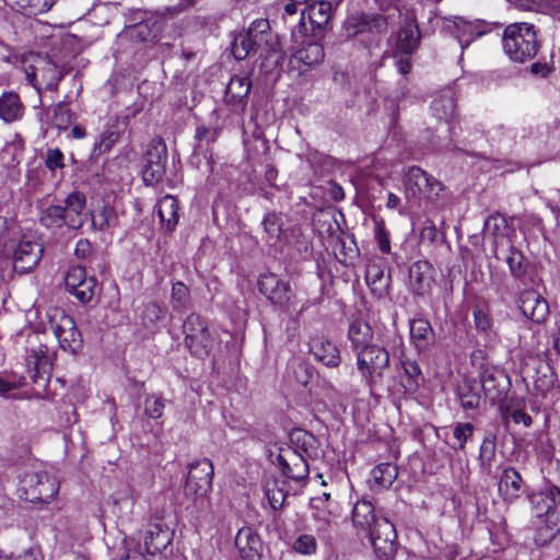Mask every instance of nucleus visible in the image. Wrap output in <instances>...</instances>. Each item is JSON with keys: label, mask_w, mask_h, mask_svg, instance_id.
Wrapping results in <instances>:
<instances>
[{"label": "nucleus", "mask_w": 560, "mask_h": 560, "mask_svg": "<svg viewBox=\"0 0 560 560\" xmlns=\"http://www.w3.org/2000/svg\"><path fill=\"white\" fill-rule=\"evenodd\" d=\"M86 196L80 190L71 191L63 200V205H47L40 209L39 223L50 230L63 226L69 230L81 229L86 221Z\"/></svg>", "instance_id": "nucleus-1"}, {"label": "nucleus", "mask_w": 560, "mask_h": 560, "mask_svg": "<svg viewBox=\"0 0 560 560\" xmlns=\"http://www.w3.org/2000/svg\"><path fill=\"white\" fill-rule=\"evenodd\" d=\"M388 31V18L378 13L352 14L346 18L341 36L357 38L368 50L378 48Z\"/></svg>", "instance_id": "nucleus-2"}, {"label": "nucleus", "mask_w": 560, "mask_h": 560, "mask_svg": "<svg viewBox=\"0 0 560 560\" xmlns=\"http://www.w3.org/2000/svg\"><path fill=\"white\" fill-rule=\"evenodd\" d=\"M501 42L504 54L517 63L532 61L540 49L536 26L526 22L506 25Z\"/></svg>", "instance_id": "nucleus-3"}, {"label": "nucleus", "mask_w": 560, "mask_h": 560, "mask_svg": "<svg viewBox=\"0 0 560 560\" xmlns=\"http://www.w3.org/2000/svg\"><path fill=\"white\" fill-rule=\"evenodd\" d=\"M357 369L371 395L382 384L389 368L390 357L387 348L378 343L364 347L355 353Z\"/></svg>", "instance_id": "nucleus-4"}, {"label": "nucleus", "mask_w": 560, "mask_h": 560, "mask_svg": "<svg viewBox=\"0 0 560 560\" xmlns=\"http://www.w3.org/2000/svg\"><path fill=\"white\" fill-rule=\"evenodd\" d=\"M244 31L258 57L262 59L261 67L281 65L284 54L281 50L278 37L271 32L268 19H256Z\"/></svg>", "instance_id": "nucleus-5"}, {"label": "nucleus", "mask_w": 560, "mask_h": 560, "mask_svg": "<svg viewBox=\"0 0 560 560\" xmlns=\"http://www.w3.org/2000/svg\"><path fill=\"white\" fill-rule=\"evenodd\" d=\"M184 346L189 354L197 359H206L210 355L215 336L209 329L208 319L192 312L183 322Z\"/></svg>", "instance_id": "nucleus-6"}, {"label": "nucleus", "mask_w": 560, "mask_h": 560, "mask_svg": "<svg viewBox=\"0 0 560 560\" xmlns=\"http://www.w3.org/2000/svg\"><path fill=\"white\" fill-rule=\"evenodd\" d=\"M521 376L528 384L533 383L535 394L547 398L560 394L557 375L552 366L539 357H529L521 365Z\"/></svg>", "instance_id": "nucleus-7"}, {"label": "nucleus", "mask_w": 560, "mask_h": 560, "mask_svg": "<svg viewBox=\"0 0 560 560\" xmlns=\"http://www.w3.org/2000/svg\"><path fill=\"white\" fill-rule=\"evenodd\" d=\"M48 325L58 340L59 347L71 354L83 349V337L75 320L63 308L52 307L47 311Z\"/></svg>", "instance_id": "nucleus-8"}, {"label": "nucleus", "mask_w": 560, "mask_h": 560, "mask_svg": "<svg viewBox=\"0 0 560 560\" xmlns=\"http://www.w3.org/2000/svg\"><path fill=\"white\" fill-rule=\"evenodd\" d=\"M402 184L407 198L430 202H435L445 188L442 182L417 165L408 167L402 176Z\"/></svg>", "instance_id": "nucleus-9"}, {"label": "nucleus", "mask_w": 560, "mask_h": 560, "mask_svg": "<svg viewBox=\"0 0 560 560\" xmlns=\"http://www.w3.org/2000/svg\"><path fill=\"white\" fill-rule=\"evenodd\" d=\"M21 498L31 503H49L59 492V481L47 471L25 472L20 480Z\"/></svg>", "instance_id": "nucleus-10"}, {"label": "nucleus", "mask_w": 560, "mask_h": 560, "mask_svg": "<svg viewBox=\"0 0 560 560\" xmlns=\"http://www.w3.org/2000/svg\"><path fill=\"white\" fill-rule=\"evenodd\" d=\"M257 289L275 308L285 313L295 308V294L290 282L280 279L276 273H261L257 280Z\"/></svg>", "instance_id": "nucleus-11"}, {"label": "nucleus", "mask_w": 560, "mask_h": 560, "mask_svg": "<svg viewBox=\"0 0 560 560\" xmlns=\"http://www.w3.org/2000/svg\"><path fill=\"white\" fill-rule=\"evenodd\" d=\"M167 148L162 137H154L143 154L141 176L144 185L152 186L163 180L166 173Z\"/></svg>", "instance_id": "nucleus-12"}, {"label": "nucleus", "mask_w": 560, "mask_h": 560, "mask_svg": "<svg viewBox=\"0 0 560 560\" xmlns=\"http://www.w3.org/2000/svg\"><path fill=\"white\" fill-rule=\"evenodd\" d=\"M214 468L208 458L196 459L188 466L184 492L194 500L203 499L212 488Z\"/></svg>", "instance_id": "nucleus-13"}, {"label": "nucleus", "mask_w": 560, "mask_h": 560, "mask_svg": "<svg viewBox=\"0 0 560 560\" xmlns=\"http://www.w3.org/2000/svg\"><path fill=\"white\" fill-rule=\"evenodd\" d=\"M44 254L43 242L35 235L24 234L12 250L13 270L26 275L34 270Z\"/></svg>", "instance_id": "nucleus-14"}, {"label": "nucleus", "mask_w": 560, "mask_h": 560, "mask_svg": "<svg viewBox=\"0 0 560 560\" xmlns=\"http://www.w3.org/2000/svg\"><path fill=\"white\" fill-rule=\"evenodd\" d=\"M276 464L283 477L298 483L305 482L310 475L308 459L288 446L279 447Z\"/></svg>", "instance_id": "nucleus-15"}, {"label": "nucleus", "mask_w": 560, "mask_h": 560, "mask_svg": "<svg viewBox=\"0 0 560 560\" xmlns=\"http://www.w3.org/2000/svg\"><path fill=\"white\" fill-rule=\"evenodd\" d=\"M126 124L127 121H124V125ZM124 133L125 127L119 122V118H110L94 138L88 162H96L101 156L108 154L119 142Z\"/></svg>", "instance_id": "nucleus-16"}, {"label": "nucleus", "mask_w": 560, "mask_h": 560, "mask_svg": "<svg viewBox=\"0 0 560 560\" xmlns=\"http://www.w3.org/2000/svg\"><path fill=\"white\" fill-rule=\"evenodd\" d=\"M173 529L163 514L155 513L144 536V547L149 555H156L167 548L173 540Z\"/></svg>", "instance_id": "nucleus-17"}, {"label": "nucleus", "mask_w": 560, "mask_h": 560, "mask_svg": "<svg viewBox=\"0 0 560 560\" xmlns=\"http://www.w3.org/2000/svg\"><path fill=\"white\" fill-rule=\"evenodd\" d=\"M252 81L247 75L231 77L224 92L223 102L233 114L243 116L248 104Z\"/></svg>", "instance_id": "nucleus-18"}, {"label": "nucleus", "mask_w": 560, "mask_h": 560, "mask_svg": "<svg viewBox=\"0 0 560 560\" xmlns=\"http://www.w3.org/2000/svg\"><path fill=\"white\" fill-rule=\"evenodd\" d=\"M434 275L435 270L430 261L419 259L412 262L408 270L411 293L420 298L429 296L435 283Z\"/></svg>", "instance_id": "nucleus-19"}, {"label": "nucleus", "mask_w": 560, "mask_h": 560, "mask_svg": "<svg viewBox=\"0 0 560 560\" xmlns=\"http://www.w3.org/2000/svg\"><path fill=\"white\" fill-rule=\"evenodd\" d=\"M26 364L32 383L43 390H46L52 368L50 359L47 355V348L39 346L37 349L28 350Z\"/></svg>", "instance_id": "nucleus-20"}, {"label": "nucleus", "mask_w": 560, "mask_h": 560, "mask_svg": "<svg viewBox=\"0 0 560 560\" xmlns=\"http://www.w3.org/2000/svg\"><path fill=\"white\" fill-rule=\"evenodd\" d=\"M234 545L241 560H261L264 541L252 526H243L237 530Z\"/></svg>", "instance_id": "nucleus-21"}, {"label": "nucleus", "mask_w": 560, "mask_h": 560, "mask_svg": "<svg viewBox=\"0 0 560 560\" xmlns=\"http://www.w3.org/2000/svg\"><path fill=\"white\" fill-rule=\"evenodd\" d=\"M479 384L486 397L492 402L501 401L511 385L509 375L503 370L495 366L483 370V373L480 375Z\"/></svg>", "instance_id": "nucleus-22"}, {"label": "nucleus", "mask_w": 560, "mask_h": 560, "mask_svg": "<svg viewBox=\"0 0 560 560\" xmlns=\"http://www.w3.org/2000/svg\"><path fill=\"white\" fill-rule=\"evenodd\" d=\"M517 306L524 317L534 323H544L549 315L547 301L535 290H523L517 299Z\"/></svg>", "instance_id": "nucleus-23"}, {"label": "nucleus", "mask_w": 560, "mask_h": 560, "mask_svg": "<svg viewBox=\"0 0 560 560\" xmlns=\"http://www.w3.org/2000/svg\"><path fill=\"white\" fill-rule=\"evenodd\" d=\"M409 341L418 354L425 353L435 342V332L422 314L409 319Z\"/></svg>", "instance_id": "nucleus-24"}, {"label": "nucleus", "mask_w": 560, "mask_h": 560, "mask_svg": "<svg viewBox=\"0 0 560 560\" xmlns=\"http://www.w3.org/2000/svg\"><path fill=\"white\" fill-rule=\"evenodd\" d=\"M421 31L416 16H407L400 26L394 51L404 55H413L420 46Z\"/></svg>", "instance_id": "nucleus-25"}, {"label": "nucleus", "mask_w": 560, "mask_h": 560, "mask_svg": "<svg viewBox=\"0 0 560 560\" xmlns=\"http://www.w3.org/2000/svg\"><path fill=\"white\" fill-rule=\"evenodd\" d=\"M290 444L287 445L301 455H305L308 460H315L320 457L322 445L319 440L310 431L304 429H293L289 434Z\"/></svg>", "instance_id": "nucleus-26"}, {"label": "nucleus", "mask_w": 560, "mask_h": 560, "mask_svg": "<svg viewBox=\"0 0 560 560\" xmlns=\"http://www.w3.org/2000/svg\"><path fill=\"white\" fill-rule=\"evenodd\" d=\"M308 347L315 360L325 366L337 368L340 364L341 358L338 347L324 336L312 337Z\"/></svg>", "instance_id": "nucleus-27"}, {"label": "nucleus", "mask_w": 560, "mask_h": 560, "mask_svg": "<svg viewBox=\"0 0 560 560\" xmlns=\"http://www.w3.org/2000/svg\"><path fill=\"white\" fill-rule=\"evenodd\" d=\"M399 362L402 370V374L399 376L400 385L405 393L416 394L424 382V376L417 359L410 358L406 353L401 352Z\"/></svg>", "instance_id": "nucleus-28"}, {"label": "nucleus", "mask_w": 560, "mask_h": 560, "mask_svg": "<svg viewBox=\"0 0 560 560\" xmlns=\"http://www.w3.org/2000/svg\"><path fill=\"white\" fill-rule=\"evenodd\" d=\"M522 475L512 466L505 467L500 476L498 490L504 502L512 503L524 492Z\"/></svg>", "instance_id": "nucleus-29"}, {"label": "nucleus", "mask_w": 560, "mask_h": 560, "mask_svg": "<svg viewBox=\"0 0 560 560\" xmlns=\"http://www.w3.org/2000/svg\"><path fill=\"white\" fill-rule=\"evenodd\" d=\"M156 213L160 220V228L164 233H173L179 222V201L172 195H165L159 199Z\"/></svg>", "instance_id": "nucleus-30"}, {"label": "nucleus", "mask_w": 560, "mask_h": 560, "mask_svg": "<svg viewBox=\"0 0 560 560\" xmlns=\"http://www.w3.org/2000/svg\"><path fill=\"white\" fill-rule=\"evenodd\" d=\"M492 28V24L483 20L470 22L460 18L458 22L455 23V36L460 47L465 49L476 39L490 33Z\"/></svg>", "instance_id": "nucleus-31"}, {"label": "nucleus", "mask_w": 560, "mask_h": 560, "mask_svg": "<svg viewBox=\"0 0 560 560\" xmlns=\"http://www.w3.org/2000/svg\"><path fill=\"white\" fill-rule=\"evenodd\" d=\"M505 261L509 267L510 275L515 281L524 285L533 282V277L529 273L528 261L526 260L523 252L512 243L509 246Z\"/></svg>", "instance_id": "nucleus-32"}, {"label": "nucleus", "mask_w": 560, "mask_h": 560, "mask_svg": "<svg viewBox=\"0 0 560 560\" xmlns=\"http://www.w3.org/2000/svg\"><path fill=\"white\" fill-rule=\"evenodd\" d=\"M455 395L465 411L476 410L479 408L481 400L480 384L474 377H464L458 382Z\"/></svg>", "instance_id": "nucleus-33"}, {"label": "nucleus", "mask_w": 560, "mask_h": 560, "mask_svg": "<svg viewBox=\"0 0 560 560\" xmlns=\"http://www.w3.org/2000/svg\"><path fill=\"white\" fill-rule=\"evenodd\" d=\"M325 51L323 45L315 39H304L302 46L296 49L291 59V65L312 67L324 60Z\"/></svg>", "instance_id": "nucleus-34"}, {"label": "nucleus", "mask_w": 560, "mask_h": 560, "mask_svg": "<svg viewBox=\"0 0 560 560\" xmlns=\"http://www.w3.org/2000/svg\"><path fill=\"white\" fill-rule=\"evenodd\" d=\"M25 105L14 91H4L0 95V119L5 124H13L23 119Z\"/></svg>", "instance_id": "nucleus-35"}, {"label": "nucleus", "mask_w": 560, "mask_h": 560, "mask_svg": "<svg viewBox=\"0 0 560 560\" xmlns=\"http://www.w3.org/2000/svg\"><path fill=\"white\" fill-rule=\"evenodd\" d=\"M378 517L374 504L365 498L358 500L351 511L353 527L364 534L371 529V526L375 524Z\"/></svg>", "instance_id": "nucleus-36"}, {"label": "nucleus", "mask_w": 560, "mask_h": 560, "mask_svg": "<svg viewBox=\"0 0 560 560\" xmlns=\"http://www.w3.org/2000/svg\"><path fill=\"white\" fill-rule=\"evenodd\" d=\"M431 110L439 120L451 122L456 115V98L452 89H444L431 103Z\"/></svg>", "instance_id": "nucleus-37"}, {"label": "nucleus", "mask_w": 560, "mask_h": 560, "mask_svg": "<svg viewBox=\"0 0 560 560\" xmlns=\"http://www.w3.org/2000/svg\"><path fill=\"white\" fill-rule=\"evenodd\" d=\"M264 226L262 240L268 246H277L284 236L282 214L276 211L267 212L261 222Z\"/></svg>", "instance_id": "nucleus-38"}, {"label": "nucleus", "mask_w": 560, "mask_h": 560, "mask_svg": "<svg viewBox=\"0 0 560 560\" xmlns=\"http://www.w3.org/2000/svg\"><path fill=\"white\" fill-rule=\"evenodd\" d=\"M348 339L350 340L352 350L357 353L362 348L371 346L373 339V330L369 323L355 319L348 328Z\"/></svg>", "instance_id": "nucleus-39"}, {"label": "nucleus", "mask_w": 560, "mask_h": 560, "mask_svg": "<svg viewBox=\"0 0 560 560\" xmlns=\"http://www.w3.org/2000/svg\"><path fill=\"white\" fill-rule=\"evenodd\" d=\"M165 316L166 307L156 301H151L143 305L140 319L145 329L155 331L160 328Z\"/></svg>", "instance_id": "nucleus-40"}, {"label": "nucleus", "mask_w": 560, "mask_h": 560, "mask_svg": "<svg viewBox=\"0 0 560 560\" xmlns=\"http://www.w3.org/2000/svg\"><path fill=\"white\" fill-rule=\"evenodd\" d=\"M125 167L121 165L119 156L107 158L103 161L101 171L96 172L94 176L97 177L98 183L117 184L122 179Z\"/></svg>", "instance_id": "nucleus-41"}, {"label": "nucleus", "mask_w": 560, "mask_h": 560, "mask_svg": "<svg viewBox=\"0 0 560 560\" xmlns=\"http://www.w3.org/2000/svg\"><path fill=\"white\" fill-rule=\"evenodd\" d=\"M170 303L175 313H183L191 306L189 288L183 281H175L171 289Z\"/></svg>", "instance_id": "nucleus-42"}, {"label": "nucleus", "mask_w": 560, "mask_h": 560, "mask_svg": "<svg viewBox=\"0 0 560 560\" xmlns=\"http://www.w3.org/2000/svg\"><path fill=\"white\" fill-rule=\"evenodd\" d=\"M372 479L381 489L389 488L398 476V468L390 463H381L371 470Z\"/></svg>", "instance_id": "nucleus-43"}, {"label": "nucleus", "mask_w": 560, "mask_h": 560, "mask_svg": "<svg viewBox=\"0 0 560 560\" xmlns=\"http://www.w3.org/2000/svg\"><path fill=\"white\" fill-rule=\"evenodd\" d=\"M77 119V114L71 110L69 103L58 102L52 107L51 124L59 131H66Z\"/></svg>", "instance_id": "nucleus-44"}, {"label": "nucleus", "mask_w": 560, "mask_h": 560, "mask_svg": "<svg viewBox=\"0 0 560 560\" xmlns=\"http://www.w3.org/2000/svg\"><path fill=\"white\" fill-rule=\"evenodd\" d=\"M91 221L96 230L105 232L117 225L118 217L114 207L103 205L98 210L92 213Z\"/></svg>", "instance_id": "nucleus-45"}, {"label": "nucleus", "mask_w": 560, "mask_h": 560, "mask_svg": "<svg viewBox=\"0 0 560 560\" xmlns=\"http://www.w3.org/2000/svg\"><path fill=\"white\" fill-rule=\"evenodd\" d=\"M365 281L371 292L378 296H382L388 287V279L385 278L384 270L376 264L366 266Z\"/></svg>", "instance_id": "nucleus-46"}, {"label": "nucleus", "mask_w": 560, "mask_h": 560, "mask_svg": "<svg viewBox=\"0 0 560 560\" xmlns=\"http://www.w3.org/2000/svg\"><path fill=\"white\" fill-rule=\"evenodd\" d=\"M231 51L233 57L238 61L257 55L244 28L233 36V40L231 43Z\"/></svg>", "instance_id": "nucleus-47"}, {"label": "nucleus", "mask_w": 560, "mask_h": 560, "mask_svg": "<svg viewBox=\"0 0 560 560\" xmlns=\"http://www.w3.org/2000/svg\"><path fill=\"white\" fill-rule=\"evenodd\" d=\"M328 22L316 20V19H305L304 13L302 14L300 24H299V32L303 33V35L307 39H315L319 40L324 37L326 26Z\"/></svg>", "instance_id": "nucleus-48"}, {"label": "nucleus", "mask_w": 560, "mask_h": 560, "mask_svg": "<svg viewBox=\"0 0 560 560\" xmlns=\"http://www.w3.org/2000/svg\"><path fill=\"white\" fill-rule=\"evenodd\" d=\"M44 67L39 69L40 77L47 91L57 92L63 74L58 71L57 65L51 60H46Z\"/></svg>", "instance_id": "nucleus-49"}, {"label": "nucleus", "mask_w": 560, "mask_h": 560, "mask_svg": "<svg viewBox=\"0 0 560 560\" xmlns=\"http://www.w3.org/2000/svg\"><path fill=\"white\" fill-rule=\"evenodd\" d=\"M485 228L494 236V253L497 252L498 241L497 238L506 236L509 231V224L506 218L499 213L490 214L485 222Z\"/></svg>", "instance_id": "nucleus-50"}, {"label": "nucleus", "mask_w": 560, "mask_h": 560, "mask_svg": "<svg viewBox=\"0 0 560 560\" xmlns=\"http://www.w3.org/2000/svg\"><path fill=\"white\" fill-rule=\"evenodd\" d=\"M165 409V399L162 393H152L144 398V415L150 419L162 418Z\"/></svg>", "instance_id": "nucleus-51"}, {"label": "nucleus", "mask_w": 560, "mask_h": 560, "mask_svg": "<svg viewBox=\"0 0 560 560\" xmlns=\"http://www.w3.org/2000/svg\"><path fill=\"white\" fill-rule=\"evenodd\" d=\"M374 240L383 255L392 253L390 235L384 219H374Z\"/></svg>", "instance_id": "nucleus-52"}, {"label": "nucleus", "mask_w": 560, "mask_h": 560, "mask_svg": "<svg viewBox=\"0 0 560 560\" xmlns=\"http://www.w3.org/2000/svg\"><path fill=\"white\" fill-rule=\"evenodd\" d=\"M395 540L396 539L385 540L384 537L377 536L376 534H372V538H370L374 552L381 560H389L394 557L396 551Z\"/></svg>", "instance_id": "nucleus-53"}, {"label": "nucleus", "mask_w": 560, "mask_h": 560, "mask_svg": "<svg viewBox=\"0 0 560 560\" xmlns=\"http://www.w3.org/2000/svg\"><path fill=\"white\" fill-rule=\"evenodd\" d=\"M369 538H372V534H376L377 536H382L385 540L396 539V529L394 524L386 517H378L373 526H371L370 530L365 533Z\"/></svg>", "instance_id": "nucleus-54"}, {"label": "nucleus", "mask_w": 560, "mask_h": 560, "mask_svg": "<svg viewBox=\"0 0 560 560\" xmlns=\"http://www.w3.org/2000/svg\"><path fill=\"white\" fill-rule=\"evenodd\" d=\"M89 277L86 276V269L82 266H72L66 275L65 285L69 294L74 290H78V285L85 281Z\"/></svg>", "instance_id": "nucleus-55"}, {"label": "nucleus", "mask_w": 560, "mask_h": 560, "mask_svg": "<svg viewBox=\"0 0 560 560\" xmlns=\"http://www.w3.org/2000/svg\"><path fill=\"white\" fill-rule=\"evenodd\" d=\"M295 552L303 556H312L317 550V540L313 535L302 534L292 544Z\"/></svg>", "instance_id": "nucleus-56"}, {"label": "nucleus", "mask_w": 560, "mask_h": 560, "mask_svg": "<svg viewBox=\"0 0 560 560\" xmlns=\"http://www.w3.org/2000/svg\"><path fill=\"white\" fill-rule=\"evenodd\" d=\"M332 5L329 1L320 0L311 3L307 7V18L329 22L331 18Z\"/></svg>", "instance_id": "nucleus-57"}, {"label": "nucleus", "mask_w": 560, "mask_h": 560, "mask_svg": "<svg viewBox=\"0 0 560 560\" xmlns=\"http://www.w3.org/2000/svg\"><path fill=\"white\" fill-rule=\"evenodd\" d=\"M475 425L471 422H457L453 429V438L458 442V450L464 451L474 436Z\"/></svg>", "instance_id": "nucleus-58"}, {"label": "nucleus", "mask_w": 560, "mask_h": 560, "mask_svg": "<svg viewBox=\"0 0 560 560\" xmlns=\"http://www.w3.org/2000/svg\"><path fill=\"white\" fill-rule=\"evenodd\" d=\"M95 278L89 277L85 281L78 285V290H74L71 295H73L81 303H89L95 294Z\"/></svg>", "instance_id": "nucleus-59"}, {"label": "nucleus", "mask_w": 560, "mask_h": 560, "mask_svg": "<svg viewBox=\"0 0 560 560\" xmlns=\"http://www.w3.org/2000/svg\"><path fill=\"white\" fill-rule=\"evenodd\" d=\"M324 301V287L320 285L317 292L308 295L307 298L301 300L300 306L293 310L298 316L303 315L308 310L318 307Z\"/></svg>", "instance_id": "nucleus-60"}, {"label": "nucleus", "mask_w": 560, "mask_h": 560, "mask_svg": "<svg viewBox=\"0 0 560 560\" xmlns=\"http://www.w3.org/2000/svg\"><path fill=\"white\" fill-rule=\"evenodd\" d=\"M334 252L337 260L345 266L352 265L358 255V249L347 248L345 241L341 238H338Z\"/></svg>", "instance_id": "nucleus-61"}, {"label": "nucleus", "mask_w": 560, "mask_h": 560, "mask_svg": "<svg viewBox=\"0 0 560 560\" xmlns=\"http://www.w3.org/2000/svg\"><path fill=\"white\" fill-rule=\"evenodd\" d=\"M474 324L477 331L488 334L492 328V318L483 308L476 306L472 311Z\"/></svg>", "instance_id": "nucleus-62"}, {"label": "nucleus", "mask_w": 560, "mask_h": 560, "mask_svg": "<svg viewBox=\"0 0 560 560\" xmlns=\"http://www.w3.org/2000/svg\"><path fill=\"white\" fill-rule=\"evenodd\" d=\"M45 166L52 172L65 167V155L59 148L47 150Z\"/></svg>", "instance_id": "nucleus-63"}, {"label": "nucleus", "mask_w": 560, "mask_h": 560, "mask_svg": "<svg viewBox=\"0 0 560 560\" xmlns=\"http://www.w3.org/2000/svg\"><path fill=\"white\" fill-rule=\"evenodd\" d=\"M219 133H220V128H218V127L210 128V127H207L206 125H199V126H197V128L195 130L194 139L198 143H201L206 140L209 142H214L218 139Z\"/></svg>", "instance_id": "nucleus-64"}]
</instances>
